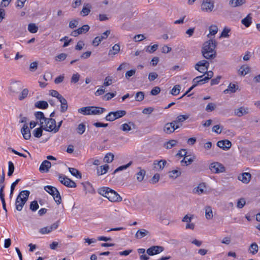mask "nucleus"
I'll return each instance as SVG.
<instances>
[{
  "mask_svg": "<svg viewBox=\"0 0 260 260\" xmlns=\"http://www.w3.org/2000/svg\"><path fill=\"white\" fill-rule=\"evenodd\" d=\"M150 232L144 229L139 230L135 234V237L137 239H142L146 236H149Z\"/></svg>",
  "mask_w": 260,
  "mask_h": 260,
  "instance_id": "nucleus-20",
  "label": "nucleus"
},
{
  "mask_svg": "<svg viewBox=\"0 0 260 260\" xmlns=\"http://www.w3.org/2000/svg\"><path fill=\"white\" fill-rule=\"evenodd\" d=\"M35 107L41 109H46L48 107V104L45 101H39L35 103Z\"/></svg>",
  "mask_w": 260,
  "mask_h": 260,
  "instance_id": "nucleus-30",
  "label": "nucleus"
},
{
  "mask_svg": "<svg viewBox=\"0 0 260 260\" xmlns=\"http://www.w3.org/2000/svg\"><path fill=\"white\" fill-rule=\"evenodd\" d=\"M58 180L61 184L68 187L74 188L76 187V184L74 181L62 174L59 175Z\"/></svg>",
  "mask_w": 260,
  "mask_h": 260,
  "instance_id": "nucleus-7",
  "label": "nucleus"
},
{
  "mask_svg": "<svg viewBox=\"0 0 260 260\" xmlns=\"http://www.w3.org/2000/svg\"><path fill=\"white\" fill-rule=\"evenodd\" d=\"M246 204L245 200L244 198H241L237 202V206L238 208H242Z\"/></svg>",
  "mask_w": 260,
  "mask_h": 260,
  "instance_id": "nucleus-64",
  "label": "nucleus"
},
{
  "mask_svg": "<svg viewBox=\"0 0 260 260\" xmlns=\"http://www.w3.org/2000/svg\"><path fill=\"white\" fill-rule=\"evenodd\" d=\"M250 71V68L247 65L242 66L239 70V74L241 76H245Z\"/></svg>",
  "mask_w": 260,
  "mask_h": 260,
  "instance_id": "nucleus-34",
  "label": "nucleus"
},
{
  "mask_svg": "<svg viewBox=\"0 0 260 260\" xmlns=\"http://www.w3.org/2000/svg\"><path fill=\"white\" fill-rule=\"evenodd\" d=\"M195 159L194 156L186 155L184 158L181 161L182 166H188L191 164Z\"/></svg>",
  "mask_w": 260,
  "mask_h": 260,
  "instance_id": "nucleus-24",
  "label": "nucleus"
},
{
  "mask_svg": "<svg viewBox=\"0 0 260 260\" xmlns=\"http://www.w3.org/2000/svg\"><path fill=\"white\" fill-rule=\"evenodd\" d=\"M35 116L37 120H40V125L42 126V127L44 126V122L45 123L46 121V119L47 118H46L44 116V113L42 112L38 111L36 112L35 113Z\"/></svg>",
  "mask_w": 260,
  "mask_h": 260,
  "instance_id": "nucleus-23",
  "label": "nucleus"
},
{
  "mask_svg": "<svg viewBox=\"0 0 260 260\" xmlns=\"http://www.w3.org/2000/svg\"><path fill=\"white\" fill-rule=\"evenodd\" d=\"M85 125L82 123L78 125L77 128V131L78 134H79L80 135H82L85 132Z\"/></svg>",
  "mask_w": 260,
  "mask_h": 260,
  "instance_id": "nucleus-51",
  "label": "nucleus"
},
{
  "mask_svg": "<svg viewBox=\"0 0 260 260\" xmlns=\"http://www.w3.org/2000/svg\"><path fill=\"white\" fill-rule=\"evenodd\" d=\"M51 164L49 161L47 160H44L40 166L39 171L41 172H47L51 168Z\"/></svg>",
  "mask_w": 260,
  "mask_h": 260,
  "instance_id": "nucleus-18",
  "label": "nucleus"
},
{
  "mask_svg": "<svg viewBox=\"0 0 260 260\" xmlns=\"http://www.w3.org/2000/svg\"><path fill=\"white\" fill-rule=\"evenodd\" d=\"M126 114V112L125 110H117L115 112H110L105 117L106 121H113L116 119L120 118Z\"/></svg>",
  "mask_w": 260,
  "mask_h": 260,
  "instance_id": "nucleus-4",
  "label": "nucleus"
},
{
  "mask_svg": "<svg viewBox=\"0 0 260 260\" xmlns=\"http://www.w3.org/2000/svg\"><path fill=\"white\" fill-rule=\"evenodd\" d=\"M28 31L32 34L36 33L38 30V27L35 23H30L28 25Z\"/></svg>",
  "mask_w": 260,
  "mask_h": 260,
  "instance_id": "nucleus-46",
  "label": "nucleus"
},
{
  "mask_svg": "<svg viewBox=\"0 0 260 260\" xmlns=\"http://www.w3.org/2000/svg\"><path fill=\"white\" fill-rule=\"evenodd\" d=\"M166 164V160L162 159L159 161L154 160L153 162L154 168L156 170H162Z\"/></svg>",
  "mask_w": 260,
  "mask_h": 260,
  "instance_id": "nucleus-21",
  "label": "nucleus"
},
{
  "mask_svg": "<svg viewBox=\"0 0 260 260\" xmlns=\"http://www.w3.org/2000/svg\"><path fill=\"white\" fill-rule=\"evenodd\" d=\"M206 186L205 183H200L198 186L194 188L193 192L198 194H203L206 192Z\"/></svg>",
  "mask_w": 260,
  "mask_h": 260,
  "instance_id": "nucleus-19",
  "label": "nucleus"
},
{
  "mask_svg": "<svg viewBox=\"0 0 260 260\" xmlns=\"http://www.w3.org/2000/svg\"><path fill=\"white\" fill-rule=\"evenodd\" d=\"M132 164V161H129L128 164L125 165L121 166L118 167L116 169H115L113 172V174H115L116 173L121 171L124 170L126 169L127 168H128L129 166H131Z\"/></svg>",
  "mask_w": 260,
  "mask_h": 260,
  "instance_id": "nucleus-48",
  "label": "nucleus"
},
{
  "mask_svg": "<svg viewBox=\"0 0 260 260\" xmlns=\"http://www.w3.org/2000/svg\"><path fill=\"white\" fill-rule=\"evenodd\" d=\"M28 94V90L25 88L22 90L19 96V100L22 101L26 98Z\"/></svg>",
  "mask_w": 260,
  "mask_h": 260,
  "instance_id": "nucleus-49",
  "label": "nucleus"
},
{
  "mask_svg": "<svg viewBox=\"0 0 260 260\" xmlns=\"http://www.w3.org/2000/svg\"><path fill=\"white\" fill-rule=\"evenodd\" d=\"M56 121L54 119L52 118H47L46 119V121L45 122V125H44V129L46 131L48 132H53L54 133V130H51V128H54V126L55 125Z\"/></svg>",
  "mask_w": 260,
  "mask_h": 260,
  "instance_id": "nucleus-12",
  "label": "nucleus"
},
{
  "mask_svg": "<svg viewBox=\"0 0 260 260\" xmlns=\"http://www.w3.org/2000/svg\"><path fill=\"white\" fill-rule=\"evenodd\" d=\"M44 190L46 191L50 194L52 196L54 200L57 205H59L61 202V199L60 193L57 189L51 185H47L44 186Z\"/></svg>",
  "mask_w": 260,
  "mask_h": 260,
  "instance_id": "nucleus-3",
  "label": "nucleus"
},
{
  "mask_svg": "<svg viewBox=\"0 0 260 260\" xmlns=\"http://www.w3.org/2000/svg\"><path fill=\"white\" fill-rule=\"evenodd\" d=\"M39 207V206L37 201H34L30 203V209L32 211L34 212L37 211Z\"/></svg>",
  "mask_w": 260,
  "mask_h": 260,
  "instance_id": "nucleus-55",
  "label": "nucleus"
},
{
  "mask_svg": "<svg viewBox=\"0 0 260 260\" xmlns=\"http://www.w3.org/2000/svg\"><path fill=\"white\" fill-rule=\"evenodd\" d=\"M218 31V27L215 25H212L209 27V34L208 35V37L209 35L214 36Z\"/></svg>",
  "mask_w": 260,
  "mask_h": 260,
  "instance_id": "nucleus-47",
  "label": "nucleus"
},
{
  "mask_svg": "<svg viewBox=\"0 0 260 260\" xmlns=\"http://www.w3.org/2000/svg\"><path fill=\"white\" fill-rule=\"evenodd\" d=\"M8 175L9 176H11L14 172L15 167L14 166L13 163L10 161L8 162Z\"/></svg>",
  "mask_w": 260,
  "mask_h": 260,
  "instance_id": "nucleus-50",
  "label": "nucleus"
},
{
  "mask_svg": "<svg viewBox=\"0 0 260 260\" xmlns=\"http://www.w3.org/2000/svg\"><path fill=\"white\" fill-rule=\"evenodd\" d=\"M217 46L215 40L210 39L205 42L202 49V54L207 59H214L216 57V52L215 49Z\"/></svg>",
  "mask_w": 260,
  "mask_h": 260,
  "instance_id": "nucleus-1",
  "label": "nucleus"
},
{
  "mask_svg": "<svg viewBox=\"0 0 260 260\" xmlns=\"http://www.w3.org/2000/svg\"><path fill=\"white\" fill-rule=\"evenodd\" d=\"M21 132L24 139L28 140L30 138V131L28 127L27 123H25L23 125L21 129Z\"/></svg>",
  "mask_w": 260,
  "mask_h": 260,
  "instance_id": "nucleus-16",
  "label": "nucleus"
},
{
  "mask_svg": "<svg viewBox=\"0 0 260 260\" xmlns=\"http://www.w3.org/2000/svg\"><path fill=\"white\" fill-rule=\"evenodd\" d=\"M217 145L223 150H226L231 147L232 143L228 140H220L217 143Z\"/></svg>",
  "mask_w": 260,
  "mask_h": 260,
  "instance_id": "nucleus-14",
  "label": "nucleus"
},
{
  "mask_svg": "<svg viewBox=\"0 0 260 260\" xmlns=\"http://www.w3.org/2000/svg\"><path fill=\"white\" fill-rule=\"evenodd\" d=\"M241 23L246 27L250 26L252 23V17L250 16V14H248L246 17L243 18Z\"/></svg>",
  "mask_w": 260,
  "mask_h": 260,
  "instance_id": "nucleus-36",
  "label": "nucleus"
},
{
  "mask_svg": "<svg viewBox=\"0 0 260 260\" xmlns=\"http://www.w3.org/2000/svg\"><path fill=\"white\" fill-rule=\"evenodd\" d=\"M43 129H44V127H42V126L40 127L35 129L32 132L34 137L40 138L42 136Z\"/></svg>",
  "mask_w": 260,
  "mask_h": 260,
  "instance_id": "nucleus-38",
  "label": "nucleus"
},
{
  "mask_svg": "<svg viewBox=\"0 0 260 260\" xmlns=\"http://www.w3.org/2000/svg\"><path fill=\"white\" fill-rule=\"evenodd\" d=\"M159 174H155L153 176V177L150 179V183L153 184H155L159 181Z\"/></svg>",
  "mask_w": 260,
  "mask_h": 260,
  "instance_id": "nucleus-62",
  "label": "nucleus"
},
{
  "mask_svg": "<svg viewBox=\"0 0 260 260\" xmlns=\"http://www.w3.org/2000/svg\"><path fill=\"white\" fill-rule=\"evenodd\" d=\"M249 108L247 107L244 108L241 107L235 110V114L238 117H241L244 115L249 113Z\"/></svg>",
  "mask_w": 260,
  "mask_h": 260,
  "instance_id": "nucleus-22",
  "label": "nucleus"
},
{
  "mask_svg": "<svg viewBox=\"0 0 260 260\" xmlns=\"http://www.w3.org/2000/svg\"><path fill=\"white\" fill-rule=\"evenodd\" d=\"M209 169L214 173H220L225 171V167L223 165L218 162H214L211 164Z\"/></svg>",
  "mask_w": 260,
  "mask_h": 260,
  "instance_id": "nucleus-8",
  "label": "nucleus"
},
{
  "mask_svg": "<svg viewBox=\"0 0 260 260\" xmlns=\"http://www.w3.org/2000/svg\"><path fill=\"white\" fill-rule=\"evenodd\" d=\"M109 166L108 165L101 166L97 168V174L98 176H101L105 174L109 170Z\"/></svg>",
  "mask_w": 260,
  "mask_h": 260,
  "instance_id": "nucleus-33",
  "label": "nucleus"
},
{
  "mask_svg": "<svg viewBox=\"0 0 260 260\" xmlns=\"http://www.w3.org/2000/svg\"><path fill=\"white\" fill-rule=\"evenodd\" d=\"M180 86L179 85H175L171 90V93L174 95H178L180 92Z\"/></svg>",
  "mask_w": 260,
  "mask_h": 260,
  "instance_id": "nucleus-53",
  "label": "nucleus"
},
{
  "mask_svg": "<svg viewBox=\"0 0 260 260\" xmlns=\"http://www.w3.org/2000/svg\"><path fill=\"white\" fill-rule=\"evenodd\" d=\"M251 175L249 173H243L238 177V180L241 181L243 183L247 184L251 179Z\"/></svg>",
  "mask_w": 260,
  "mask_h": 260,
  "instance_id": "nucleus-17",
  "label": "nucleus"
},
{
  "mask_svg": "<svg viewBox=\"0 0 260 260\" xmlns=\"http://www.w3.org/2000/svg\"><path fill=\"white\" fill-rule=\"evenodd\" d=\"M180 127L179 125H176L174 126L173 123L169 122L166 123L164 127V131L167 134H171Z\"/></svg>",
  "mask_w": 260,
  "mask_h": 260,
  "instance_id": "nucleus-15",
  "label": "nucleus"
},
{
  "mask_svg": "<svg viewBox=\"0 0 260 260\" xmlns=\"http://www.w3.org/2000/svg\"><path fill=\"white\" fill-rule=\"evenodd\" d=\"M121 130L123 132H128L132 129L131 126L127 123H124L121 125Z\"/></svg>",
  "mask_w": 260,
  "mask_h": 260,
  "instance_id": "nucleus-63",
  "label": "nucleus"
},
{
  "mask_svg": "<svg viewBox=\"0 0 260 260\" xmlns=\"http://www.w3.org/2000/svg\"><path fill=\"white\" fill-rule=\"evenodd\" d=\"M4 197H5V195H4V192H3V186H2V188H0V199L2 201L3 209L5 210L6 213L7 214V209L6 208V204Z\"/></svg>",
  "mask_w": 260,
  "mask_h": 260,
  "instance_id": "nucleus-39",
  "label": "nucleus"
},
{
  "mask_svg": "<svg viewBox=\"0 0 260 260\" xmlns=\"http://www.w3.org/2000/svg\"><path fill=\"white\" fill-rule=\"evenodd\" d=\"M157 48H158V45H157V44H154L152 46H147V47L146 51H147L150 53H152L154 52V51H155L157 50Z\"/></svg>",
  "mask_w": 260,
  "mask_h": 260,
  "instance_id": "nucleus-58",
  "label": "nucleus"
},
{
  "mask_svg": "<svg viewBox=\"0 0 260 260\" xmlns=\"http://www.w3.org/2000/svg\"><path fill=\"white\" fill-rule=\"evenodd\" d=\"M58 101L61 103L60 112L61 113L65 112L68 108L67 101L62 96L61 98L60 97Z\"/></svg>",
  "mask_w": 260,
  "mask_h": 260,
  "instance_id": "nucleus-28",
  "label": "nucleus"
},
{
  "mask_svg": "<svg viewBox=\"0 0 260 260\" xmlns=\"http://www.w3.org/2000/svg\"><path fill=\"white\" fill-rule=\"evenodd\" d=\"M67 54L64 53H60L55 57V59L59 61H63L66 59Z\"/></svg>",
  "mask_w": 260,
  "mask_h": 260,
  "instance_id": "nucleus-59",
  "label": "nucleus"
},
{
  "mask_svg": "<svg viewBox=\"0 0 260 260\" xmlns=\"http://www.w3.org/2000/svg\"><path fill=\"white\" fill-rule=\"evenodd\" d=\"M23 85L21 81H14L11 82L9 89L11 94L14 95L19 93Z\"/></svg>",
  "mask_w": 260,
  "mask_h": 260,
  "instance_id": "nucleus-5",
  "label": "nucleus"
},
{
  "mask_svg": "<svg viewBox=\"0 0 260 260\" xmlns=\"http://www.w3.org/2000/svg\"><path fill=\"white\" fill-rule=\"evenodd\" d=\"M249 252L253 255L255 254L258 251V245L255 243H252L250 244L249 249Z\"/></svg>",
  "mask_w": 260,
  "mask_h": 260,
  "instance_id": "nucleus-35",
  "label": "nucleus"
},
{
  "mask_svg": "<svg viewBox=\"0 0 260 260\" xmlns=\"http://www.w3.org/2000/svg\"><path fill=\"white\" fill-rule=\"evenodd\" d=\"M146 171L143 169H140V171L136 174L137 179L138 181L141 182L144 179L145 176Z\"/></svg>",
  "mask_w": 260,
  "mask_h": 260,
  "instance_id": "nucleus-43",
  "label": "nucleus"
},
{
  "mask_svg": "<svg viewBox=\"0 0 260 260\" xmlns=\"http://www.w3.org/2000/svg\"><path fill=\"white\" fill-rule=\"evenodd\" d=\"M177 143V141L175 140H171L164 144V147L167 149H171L175 146Z\"/></svg>",
  "mask_w": 260,
  "mask_h": 260,
  "instance_id": "nucleus-41",
  "label": "nucleus"
},
{
  "mask_svg": "<svg viewBox=\"0 0 260 260\" xmlns=\"http://www.w3.org/2000/svg\"><path fill=\"white\" fill-rule=\"evenodd\" d=\"M205 216L207 219H211L213 218V212L211 207L206 206L205 208Z\"/></svg>",
  "mask_w": 260,
  "mask_h": 260,
  "instance_id": "nucleus-37",
  "label": "nucleus"
},
{
  "mask_svg": "<svg viewBox=\"0 0 260 260\" xmlns=\"http://www.w3.org/2000/svg\"><path fill=\"white\" fill-rule=\"evenodd\" d=\"M215 104L213 103H209L207 106H206L205 110L206 111L209 112V111H213L215 109Z\"/></svg>",
  "mask_w": 260,
  "mask_h": 260,
  "instance_id": "nucleus-60",
  "label": "nucleus"
},
{
  "mask_svg": "<svg viewBox=\"0 0 260 260\" xmlns=\"http://www.w3.org/2000/svg\"><path fill=\"white\" fill-rule=\"evenodd\" d=\"M164 248L161 246H152L147 249L146 252L149 255L157 254L164 251Z\"/></svg>",
  "mask_w": 260,
  "mask_h": 260,
  "instance_id": "nucleus-11",
  "label": "nucleus"
},
{
  "mask_svg": "<svg viewBox=\"0 0 260 260\" xmlns=\"http://www.w3.org/2000/svg\"><path fill=\"white\" fill-rule=\"evenodd\" d=\"M107 198L112 202H120L122 201V198L114 190L110 188L107 193Z\"/></svg>",
  "mask_w": 260,
  "mask_h": 260,
  "instance_id": "nucleus-9",
  "label": "nucleus"
},
{
  "mask_svg": "<svg viewBox=\"0 0 260 260\" xmlns=\"http://www.w3.org/2000/svg\"><path fill=\"white\" fill-rule=\"evenodd\" d=\"M114 157V155L113 153L110 152L106 154L105 156L104 157V161L105 162L110 163L113 160Z\"/></svg>",
  "mask_w": 260,
  "mask_h": 260,
  "instance_id": "nucleus-45",
  "label": "nucleus"
},
{
  "mask_svg": "<svg viewBox=\"0 0 260 260\" xmlns=\"http://www.w3.org/2000/svg\"><path fill=\"white\" fill-rule=\"evenodd\" d=\"M69 170L72 175L76 177L77 178H81V173L76 169L69 168Z\"/></svg>",
  "mask_w": 260,
  "mask_h": 260,
  "instance_id": "nucleus-40",
  "label": "nucleus"
},
{
  "mask_svg": "<svg viewBox=\"0 0 260 260\" xmlns=\"http://www.w3.org/2000/svg\"><path fill=\"white\" fill-rule=\"evenodd\" d=\"M231 29L227 27H224L221 34L220 37L228 38L229 37V33Z\"/></svg>",
  "mask_w": 260,
  "mask_h": 260,
  "instance_id": "nucleus-61",
  "label": "nucleus"
},
{
  "mask_svg": "<svg viewBox=\"0 0 260 260\" xmlns=\"http://www.w3.org/2000/svg\"><path fill=\"white\" fill-rule=\"evenodd\" d=\"M91 6L90 4H85L80 12V15L83 17L88 15L90 12Z\"/></svg>",
  "mask_w": 260,
  "mask_h": 260,
  "instance_id": "nucleus-25",
  "label": "nucleus"
},
{
  "mask_svg": "<svg viewBox=\"0 0 260 260\" xmlns=\"http://www.w3.org/2000/svg\"><path fill=\"white\" fill-rule=\"evenodd\" d=\"M144 93L143 91H139L136 93L135 100L136 101L141 102L144 100Z\"/></svg>",
  "mask_w": 260,
  "mask_h": 260,
  "instance_id": "nucleus-52",
  "label": "nucleus"
},
{
  "mask_svg": "<svg viewBox=\"0 0 260 260\" xmlns=\"http://www.w3.org/2000/svg\"><path fill=\"white\" fill-rule=\"evenodd\" d=\"M245 3V0H230L229 5L232 7H237Z\"/></svg>",
  "mask_w": 260,
  "mask_h": 260,
  "instance_id": "nucleus-32",
  "label": "nucleus"
},
{
  "mask_svg": "<svg viewBox=\"0 0 260 260\" xmlns=\"http://www.w3.org/2000/svg\"><path fill=\"white\" fill-rule=\"evenodd\" d=\"M92 108L91 115H100L106 111L105 108L100 107L92 106Z\"/></svg>",
  "mask_w": 260,
  "mask_h": 260,
  "instance_id": "nucleus-26",
  "label": "nucleus"
},
{
  "mask_svg": "<svg viewBox=\"0 0 260 260\" xmlns=\"http://www.w3.org/2000/svg\"><path fill=\"white\" fill-rule=\"evenodd\" d=\"M145 249L144 248H139L138 249V253L143 254L140 256V260H148L149 259V257L145 254Z\"/></svg>",
  "mask_w": 260,
  "mask_h": 260,
  "instance_id": "nucleus-44",
  "label": "nucleus"
},
{
  "mask_svg": "<svg viewBox=\"0 0 260 260\" xmlns=\"http://www.w3.org/2000/svg\"><path fill=\"white\" fill-rule=\"evenodd\" d=\"M209 67V61L202 60L198 61L195 65L194 68L196 70L201 73H206Z\"/></svg>",
  "mask_w": 260,
  "mask_h": 260,
  "instance_id": "nucleus-6",
  "label": "nucleus"
},
{
  "mask_svg": "<svg viewBox=\"0 0 260 260\" xmlns=\"http://www.w3.org/2000/svg\"><path fill=\"white\" fill-rule=\"evenodd\" d=\"M238 85H236L235 84H233L231 83L228 87V88L223 91V93L225 94L228 93L229 92L231 93H235L236 90L238 89Z\"/></svg>",
  "mask_w": 260,
  "mask_h": 260,
  "instance_id": "nucleus-29",
  "label": "nucleus"
},
{
  "mask_svg": "<svg viewBox=\"0 0 260 260\" xmlns=\"http://www.w3.org/2000/svg\"><path fill=\"white\" fill-rule=\"evenodd\" d=\"M80 75L78 73L74 74L71 78V82L72 83H77L80 79Z\"/></svg>",
  "mask_w": 260,
  "mask_h": 260,
  "instance_id": "nucleus-57",
  "label": "nucleus"
},
{
  "mask_svg": "<svg viewBox=\"0 0 260 260\" xmlns=\"http://www.w3.org/2000/svg\"><path fill=\"white\" fill-rule=\"evenodd\" d=\"M181 175V172L175 170L169 172V177L170 178H176Z\"/></svg>",
  "mask_w": 260,
  "mask_h": 260,
  "instance_id": "nucleus-54",
  "label": "nucleus"
},
{
  "mask_svg": "<svg viewBox=\"0 0 260 260\" xmlns=\"http://www.w3.org/2000/svg\"><path fill=\"white\" fill-rule=\"evenodd\" d=\"M59 225V221L53 223L51 226H45L40 229L39 232L42 234H46L51 233L53 230L56 229Z\"/></svg>",
  "mask_w": 260,
  "mask_h": 260,
  "instance_id": "nucleus-13",
  "label": "nucleus"
},
{
  "mask_svg": "<svg viewBox=\"0 0 260 260\" xmlns=\"http://www.w3.org/2000/svg\"><path fill=\"white\" fill-rule=\"evenodd\" d=\"M89 26L87 24H85L83 25L82 27L79 28L78 29L80 34H82L83 33L85 34L89 30Z\"/></svg>",
  "mask_w": 260,
  "mask_h": 260,
  "instance_id": "nucleus-56",
  "label": "nucleus"
},
{
  "mask_svg": "<svg viewBox=\"0 0 260 260\" xmlns=\"http://www.w3.org/2000/svg\"><path fill=\"white\" fill-rule=\"evenodd\" d=\"M214 7V3L211 0H203L201 5V10L206 12H211Z\"/></svg>",
  "mask_w": 260,
  "mask_h": 260,
  "instance_id": "nucleus-10",
  "label": "nucleus"
},
{
  "mask_svg": "<svg viewBox=\"0 0 260 260\" xmlns=\"http://www.w3.org/2000/svg\"><path fill=\"white\" fill-rule=\"evenodd\" d=\"M29 193V191L26 190H23L19 193L15 202L16 209L17 211L22 210L23 206L28 200Z\"/></svg>",
  "mask_w": 260,
  "mask_h": 260,
  "instance_id": "nucleus-2",
  "label": "nucleus"
},
{
  "mask_svg": "<svg viewBox=\"0 0 260 260\" xmlns=\"http://www.w3.org/2000/svg\"><path fill=\"white\" fill-rule=\"evenodd\" d=\"M120 45L118 44H115L112 49H110L108 52V55L111 57H113L115 55L118 54L120 51Z\"/></svg>",
  "mask_w": 260,
  "mask_h": 260,
  "instance_id": "nucleus-27",
  "label": "nucleus"
},
{
  "mask_svg": "<svg viewBox=\"0 0 260 260\" xmlns=\"http://www.w3.org/2000/svg\"><path fill=\"white\" fill-rule=\"evenodd\" d=\"M110 188L107 187H101L98 189V193L103 197H107Z\"/></svg>",
  "mask_w": 260,
  "mask_h": 260,
  "instance_id": "nucleus-42",
  "label": "nucleus"
},
{
  "mask_svg": "<svg viewBox=\"0 0 260 260\" xmlns=\"http://www.w3.org/2000/svg\"><path fill=\"white\" fill-rule=\"evenodd\" d=\"M91 108H92V106L84 107L79 109L78 111L84 115H91L90 111L92 110Z\"/></svg>",
  "mask_w": 260,
  "mask_h": 260,
  "instance_id": "nucleus-31",
  "label": "nucleus"
}]
</instances>
